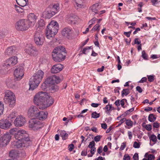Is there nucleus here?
Wrapping results in <instances>:
<instances>
[{
    "instance_id": "obj_1",
    "label": "nucleus",
    "mask_w": 160,
    "mask_h": 160,
    "mask_svg": "<svg viewBox=\"0 0 160 160\" xmlns=\"http://www.w3.org/2000/svg\"><path fill=\"white\" fill-rule=\"evenodd\" d=\"M33 102L40 109H44L52 105L54 102V100L46 92L41 91L35 95Z\"/></svg>"
},
{
    "instance_id": "obj_2",
    "label": "nucleus",
    "mask_w": 160,
    "mask_h": 160,
    "mask_svg": "<svg viewBox=\"0 0 160 160\" xmlns=\"http://www.w3.org/2000/svg\"><path fill=\"white\" fill-rule=\"evenodd\" d=\"M18 62V58L16 56L12 57L3 62L0 67V74H6L8 69L16 65Z\"/></svg>"
},
{
    "instance_id": "obj_3",
    "label": "nucleus",
    "mask_w": 160,
    "mask_h": 160,
    "mask_svg": "<svg viewBox=\"0 0 160 160\" xmlns=\"http://www.w3.org/2000/svg\"><path fill=\"white\" fill-rule=\"evenodd\" d=\"M44 75V72L41 70H38L30 79L29 90H33L36 88L42 81Z\"/></svg>"
},
{
    "instance_id": "obj_4",
    "label": "nucleus",
    "mask_w": 160,
    "mask_h": 160,
    "mask_svg": "<svg viewBox=\"0 0 160 160\" xmlns=\"http://www.w3.org/2000/svg\"><path fill=\"white\" fill-rule=\"evenodd\" d=\"M66 54L65 48L60 46L55 48L53 51L52 56L53 59L56 62H60L65 58Z\"/></svg>"
},
{
    "instance_id": "obj_5",
    "label": "nucleus",
    "mask_w": 160,
    "mask_h": 160,
    "mask_svg": "<svg viewBox=\"0 0 160 160\" xmlns=\"http://www.w3.org/2000/svg\"><path fill=\"white\" fill-rule=\"evenodd\" d=\"M58 28V24L56 21H51L46 29V37L47 38L50 39L57 33Z\"/></svg>"
},
{
    "instance_id": "obj_6",
    "label": "nucleus",
    "mask_w": 160,
    "mask_h": 160,
    "mask_svg": "<svg viewBox=\"0 0 160 160\" xmlns=\"http://www.w3.org/2000/svg\"><path fill=\"white\" fill-rule=\"evenodd\" d=\"M5 102L9 105L10 107H12L16 102V97L15 94L13 92L7 90L5 92Z\"/></svg>"
},
{
    "instance_id": "obj_7",
    "label": "nucleus",
    "mask_w": 160,
    "mask_h": 160,
    "mask_svg": "<svg viewBox=\"0 0 160 160\" xmlns=\"http://www.w3.org/2000/svg\"><path fill=\"white\" fill-rule=\"evenodd\" d=\"M29 24L26 19H22L16 23L15 27L17 30L23 31L27 30L30 27Z\"/></svg>"
},
{
    "instance_id": "obj_8",
    "label": "nucleus",
    "mask_w": 160,
    "mask_h": 160,
    "mask_svg": "<svg viewBox=\"0 0 160 160\" xmlns=\"http://www.w3.org/2000/svg\"><path fill=\"white\" fill-rule=\"evenodd\" d=\"M33 38L34 42L37 45L42 46L44 41V36L40 31H36L34 34Z\"/></svg>"
},
{
    "instance_id": "obj_9",
    "label": "nucleus",
    "mask_w": 160,
    "mask_h": 160,
    "mask_svg": "<svg viewBox=\"0 0 160 160\" xmlns=\"http://www.w3.org/2000/svg\"><path fill=\"white\" fill-rule=\"evenodd\" d=\"M15 138L21 139L22 141H24L25 142H28L29 140L26 131L23 129L18 130L17 133L15 135Z\"/></svg>"
},
{
    "instance_id": "obj_10",
    "label": "nucleus",
    "mask_w": 160,
    "mask_h": 160,
    "mask_svg": "<svg viewBox=\"0 0 160 160\" xmlns=\"http://www.w3.org/2000/svg\"><path fill=\"white\" fill-rule=\"evenodd\" d=\"M62 76L60 77L56 75H52L49 77L46 80V82L48 85L58 84L62 80Z\"/></svg>"
},
{
    "instance_id": "obj_11",
    "label": "nucleus",
    "mask_w": 160,
    "mask_h": 160,
    "mask_svg": "<svg viewBox=\"0 0 160 160\" xmlns=\"http://www.w3.org/2000/svg\"><path fill=\"white\" fill-rule=\"evenodd\" d=\"M44 125L39 120H32L29 122V127L33 130L35 131L42 128Z\"/></svg>"
},
{
    "instance_id": "obj_12",
    "label": "nucleus",
    "mask_w": 160,
    "mask_h": 160,
    "mask_svg": "<svg viewBox=\"0 0 160 160\" xmlns=\"http://www.w3.org/2000/svg\"><path fill=\"white\" fill-rule=\"evenodd\" d=\"M11 136L8 132L3 134L0 137V148L6 146L9 142Z\"/></svg>"
},
{
    "instance_id": "obj_13",
    "label": "nucleus",
    "mask_w": 160,
    "mask_h": 160,
    "mask_svg": "<svg viewBox=\"0 0 160 160\" xmlns=\"http://www.w3.org/2000/svg\"><path fill=\"white\" fill-rule=\"evenodd\" d=\"M24 74L23 68L22 66L17 68L14 72L15 79L16 80H21Z\"/></svg>"
},
{
    "instance_id": "obj_14",
    "label": "nucleus",
    "mask_w": 160,
    "mask_h": 160,
    "mask_svg": "<svg viewBox=\"0 0 160 160\" xmlns=\"http://www.w3.org/2000/svg\"><path fill=\"white\" fill-rule=\"evenodd\" d=\"M38 111V108L36 107L33 105L31 106L28 109V115L30 118H34L36 117H37V115Z\"/></svg>"
},
{
    "instance_id": "obj_15",
    "label": "nucleus",
    "mask_w": 160,
    "mask_h": 160,
    "mask_svg": "<svg viewBox=\"0 0 160 160\" xmlns=\"http://www.w3.org/2000/svg\"><path fill=\"white\" fill-rule=\"evenodd\" d=\"M12 125L11 122L7 119L3 118L0 120V128L2 129H8Z\"/></svg>"
},
{
    "instance_id": "obj_16",
    "label": "nucleus",
    "mask_w": 160,
    "mask_h": 160,
    "mask_svg": "<svg viewBox=\"0 0 160 160\" xmlns=\"http://www.w3.org/2000/svg\"><path fill=\"white\" fill-rule=\"evenodd\" d=\"M26 122L25 118L21 115L18 116L15 119L14 123L15 126L21 127Z\"/></svg>"
},
{
    "instance_id": "obj_17",
    "label": "nucleus",
    "mask_w": 160,
    "mask_h": 160,
    "mask_svg": "<svg viewBox=\"0 0 160 160\" xmlns=\"http://www.w3.org/2000/svg\"><path fill=\"white\" fill-rule=\"evenodd\" d=\"M17 47L15 46H12L8 47L5 50V53L8 55H12L16 54L18 52Z\"/></svg>"
},
{
    "instance_id": "obj_18",
    "label": "nucleus",
    "mask_w": 160,
    "mask_h": 160,
    "mask_svg": "<svg viewBox=\"0 0 160 160\" xmlns=\"http://www.w3.org/2000/svg\"><path fill=\"white\" fill-rule=\"evenodd\" d=\"M72 2L77 9H80L85 7V0H72Z\"/></svg>"
},
{
    "instance_id": "obj_19",
    "label": "nucleus",
    "mask_w": 160,
    "mask_h": 160,
    "mask_svg": "<svg viewBox=\"0 0 160 160\" xmlns=\"http://www.w3.org/2000/svg\"><path fill=\"white\" fill-rule=\"evenodd\" d=\"M37 18V17L33 13H30L28 14V19L26 20L30 27L34 26Z\"/></svg>"
},
{
    "instance_id": "obj_20",
    "label": "nucleus",
    "mask_w": 160,
    "mask_h": 160,
    "mask_svg": "<svg viewBox=\"0 0 160 160\" xmlns=\"http://www.w3.org/2000/svg\"><path fill=\"white\" fill-rule=\"evenodd\" d=\"M55 14L54 11H52L51 7H48L47 8L44 12L43 15L46 18H50Z\"/></svg>"
},
{
    "instance_id": "obj_21",
    "label": "nucleus",
    "mask_w": 160,
    "mask_h": 160,
    "mask_svg": "<svg viewBox=\"0 0 160 160\" xmlns=\"http://www.w3.org/2000/svg\"><path fill=\"white\" fill-rule=\"evenodd\" d=\"M63 68V66L58 63L53 65L51 69L52 73H56L62 71Z\"/></svg>"
},
{
    "instance_id": "obj_22",
    "label": "nucleus",
    "mask_w": 160,
    "mask_h": 160,
    "mask_svg": "<svg viewBox=\"0 0 160 160\" xmlns=\"http://www.w3.org/2000/svg\"><path fill=\"white\" fill-rule=\"evenodd\" d=\"M72 29L69 27H65L62 30V36L68 38L71 37L72 33Z\"/></svg>"
},
{
    "instance_id": "obj_23",
    "label": "nucleus",
    "mask_w": 160,
    "mask_h": 160,
    "mask_svg": "<svg viewBox=\"0 0 160 160\" xmlns=\"http://www.w3.org/2000/svg\"><path fill=\"white\" fill-rule=\"evenodd\" d=\"M16 140L13 142L15 147L16 148H19L21 147H25L27 145V142H25L24 141H22L21 139H16Z\"/></svg>"
},
{
    "instance_id": "obj_24",
    "label": "nucleus",
    "mask_w": 160,
    "mask_h": 160,
    "mask_svg": "<svg viewBox=\"0 0 160 160\" xmlns=\"http://www.w3.org/2000/svg\"><path fill=\"white\" fill-rule=\"evenodd\" d=\"M66 18L69 23L74 24L76 23L77 17L76 15L73 14H70L67 16Z\"/></svg>"
},
{
    "instance_id": "obj_25",
    "label": "nucleus",
    "mask_w": 160,
    "mask_h": 160,
    "mask_svg": "<svg viewBox=\"0 0 160 160\" xmlns=\"http://www.w3.org/2000/svg\"><path fill=\"white\" fill-rule=\"evenodd\" d=\"M25 51L31 55L33 56H34L37 52L35 50V48L32 45H29L28 47L25 49Z\"/></svg>"
},
{
    "instance_id": "obj_26",
    "label": "nucleus",
    "mask_w": 160,
    "mask_h": 160,
    "mask_svg": "<svg viewBox=\"0 0 160 160\" xmlns=\"http://www.w3.org/2000/svg\"><path fill=\"white\" fill-rule=\"evenodd\" d=\"M48 115V112H46L41 111L39 112V111H38V113L37 117H36V118H38L39 120H43L46 119Z\"/></svg>"
},
{
    "instance_id": "obj_27",
    "label": "nucleus",
    "mask_w": 160,
    "mask_h": 160,
    "mask_svg": "<svg viewBox=\"0 0 160 160\" xmlns=\"http://www.w3.org/2000/svg\"><path fill=\"white\" fill-rule=\"evenodd\" d=\"M100 8V6L98 3L93 5L90 8V10L95 14L98 13V11Z\"/></svg>"
},
{
    "instance_id": "obj_28",
    "label": "nucleus",
    "mask_w": 160,
    "mask_h": 160,
    "mask_svg": "<svg viewBox=\"0 0 160 160\" xmlns=\"http://www.w3.org/2000/svg\"><path fill=\"white\" fill-rule=\"evenodd\" d=\"M6 85L10 88H13L14 87L15 83L14 81L11 79H8L6 82Z\"/></svg>"
},
{
    "instance_id": "obj_29",
    "label": "nucleus",
    "mask_w": 160,
    "mask_h": 160,
    "mask_svg": "<svg viewBox=\"0 0 160 160\" xmlns=\"http://www.w3.org/2000/svg\"><path fill=\"white\" fill-rule=\"evenodd\" d=\"M17 3L20 6L24 7L28 3V0H16Z\"/></svg>"
},
{
    "instance_id": "obj_30",
    "label": "nucleus",
    "mask_w": 160,
    "mask_h": 160,
    "mask_svg": "<svg viewBox=\"0 0 160 160\" xmlns=\"http://www.w3.org/2000/svg\"><path fill=\"white\" fill-rule=\"evenodd\" d=\"M60 135L62 137V139L63 140H66V139L68 136V134L67 133L66 131H60Z\"/></svg>"
},
{
    "instance_id": "obj_31",
    "label": "nucleus",
    "mask_w": 160,
    "mask_h": 160,
    "mask_svg": "<svg viewBox=\"0 0 160 160\" xmlns=\"http://www.w3.org/2000/svg\"><path fill=\"white\" fill-rule=\"evenodd\" d=\"M52 11H54L55 14L58 12L59 7V4H56L52 6H50Z\"/></svg>"
},
{
    "instance_id": "obj_32",
    "label": "nucleus",
    "mask_w": 160,
    "mask_h": 160,
    "mask_svg": "<svg viewBox=\"0 0 160 160\" xmlns=\"http://www.w3.org/2000/svg\"><path fill=\"white\" fill-rule=\"evenodd\" d=\"M156 119V117L152 113L150 114L148 117V120L151 122H153Z\"/></svg>"
},
{
    "instance_id": "obj_33",
    "label": "nucleus",
    "mask_w": 160,
    "mask_h": 160,
    "mask_svg": "<svg viewBox=\"0 0 160 160\" xmlns=\"http://www.w3.org/2000/svg\"><path fill=\"white\" fill-rule=\"evenodd\" d=\"M18 130L16 128H13L10 129L9 130V132L10 134L14 135V138H15V135L17 134Z\"/></svg>"
},
{
    "instance_id": "obj_34",
    "label": "nucleus",
    "mask_w": 160,
    "mask_h": 160,
    "mask_svg": "<svg viewBox=\"0 0 160 160\" xmlns=\"http://www.w3.org/2000/svg\"><path fill=\"white\" fill-rule=\"evenodd\" d=\"M16 11L19 13H21L24 12L23 9L20 7L16 5H14Z\"/></svg>"
},
{
    "instance_id": "obj_35",
    "label": "nucleus",
    "mask_w": 160,
    "mask_h": 160,
    "mask_svg": "<svg viewBox=\"0 0 160 160\" xmlns=\"http://www.w3.org/2000/svg\"><path fill=\"white\" fill-rule=\"evenodd\" d=\"M100 25L98 24H96L90 30L91 32H93V31H96L98 32L100 30Z\"/></svg>"
},
{
    "instance_id": "obj_36",
    "label": "nucleus",
    "mask_w": 160,
    "mask_h": 160,
    "mask_svg": "<svg viewBox=\"0 0 160 160\" xmlns=\"http://www.w3.org/2000/svg\"><path fill=\"white\" fill-rule=\"evenodd\" d=\"M17 115L16 112H12L8 115V118L10 119L11 120L15 118Z\"/></svg>"
},
{
    "instance_id": "obj_37",
    "label": "nucleus",
    "mask_w": 160,
    "mask_h": 160,
    "mask_svg": "<svg viewBox=\"0 0 160 160\" xmlns=\"http://www.w3.org/2000/svg\"><path fill=\"white\" fill-rule=\"evenodd\" d=\"M125 123L126 125L130 127V128L132 127L133 126V122L130 119H128L126 118V120L125 121Z\"/></svg>"
},
{
    "instance_id": "obj_38",
    "label": "nucleus",
    "mask_w": 160,
    "mask_h": 160,
    "mask_svg": "<svg viewBox=\"0 0 160 160\" xmlns=\"http://www.w3.org/2000/svg\"><path fill=\"white\" fill-rule=\"evenodd\" d=\"M49 87L50 89L52 90L53 92L56 91L58 89L57 86L55 84L49 85Z\"/></svg>"
},
{
    "instance_id": "obj_39",
    "label": "nucleus",
    "mask_w": 160,
    "mask_h": 160,
    "mask_svg": "<svg viewBox=\"0 0 160 160\" xmlns=\"http://www.w3.org/2000/svg\"><path fill=\"white\" fill-rule=\"evenodd\" d=\"M45 25L44 22L42 19H41L38 22V27H43Z\"/></svg>"
},
{
    "instance_id": "obj_40",
    "label": "nucleus",
    "mask_w": 160,
    "mask_h": 160,
    "mask_svg": "<svg viewBox=\"0 0 160 160\" xmlns=\"http://www.w3.org/2000/svg\"><path fill=\"white\" fill-rule=\"evenodd\" d=\"M130 93L129 89H123L122 92V97L124 95L127 96Z\"/></svg>"
},
{
    "instance_id": "obj_41",
    "label": "nucleus",
    "mask_w": 160,
    "mask_h": 160,
    "mask_svg": "<svg viewBox=\"0 0 160 160\" xmlns=\"http://www.w3.org/2000/svg\"><path fill=\"white\" fill-rule=\"evenodd\" d=\"M100 114L96 112H94L92 114V117L94 118H96L99 117Z\"/></svg>"
},
{
    "instance_id": "obj_42",
    "label": "nucleus",
    "mask_w": 160,
    "mask_h": 160,
    "mask_svg": "<svg viewBox=\"0 0 160 160\" xmlns=\"http://www.w3.org/2000/svg\"><path fill=\"white\" fill-rule=\"evenodd\" d=\"M155 157L154 155L153 154H150L148 157L146 158H144L142 160H152L154 159Z\"/></svg>"
},
{
    "instance_id": "obj_43",
    "label": "nucleus",
    "mask_w": 160,
    "mask_h": 160,
    "mask_svg": "<svg viewBox=\"0 0 160 160\" xmlns=\"http://www.w3.org/2000/svg\"><path fill=\"white\" fill-rule=\"evenodd\" d=\"M91 46L86 47L84 48L82 51V53L85 54H86L87 52H88V50L90 49H91Z\"/></svg>"
},
{
    "instance_id": "obj_44",
    "label": "nucleus",
    "mask_w": 160,
    "mask_h": 160,
    "mask_svg": "<svg viewBox=\"0 0 160 160\" xmlns=\"http://www.w3.org/2000/svg\"><path fill=\"white\" fill-rule=\"evenodd\" d=\"M149 139L150 140H151L154 142H156L157 141V137L154 134L152 135L149 137Z\"/></svg>"
},
{
    "instance_id": "obj_45",
    "label": "nucleus",
    "mask_w": 160,
    "mask_h": 160,
    "mask_svg": "<svg viewBox=\"0 0 160 160\" xmlns=\"http://www.w3.org/2000/svg\"><path fill=\"white\" fill-rule=\"evenodd\" d=\"M4 110V105L2 102L0 101V116L3 113Z\"/></svg>"
},
{
    "instance_id": "obj_46",
    "label": "nucleus",
    "mask_w": 160,
    "mask_h": 160,
    "mask_svg": "<svg viewBox=\"0 0 160 160\" xmlns=\"http://www.w3.org/2000/svg\"><path fill=\"white\" fill-rule=\"evenodd\" d=\"M96 151V148L94 147L91 148V150H90V153L91 154V155H88V157H92V155L94 154V152Z\"/></svg>"
},
{
    "instance_id": "obj_47",
    "label": "nucleus",
    "mask_w": 160,
    "mask_h": 160,
    "mask_svg": "<svg viewBox=\"0 0 160 160\" xmlns=\"http://www.w3.org/2000/svg\"><path fill=\"white\" fill-rule=\"evenodd\" d=\"M48 85V84H47V83L45 81V82L42 83L41 85V88L42 90H45L47 89Z\"/></svg>"
},
{
    "instance_id": "obj_48",
    "label": "nucleus",
    "mask_w": 160,
    "mask_h": 160,
    "mask_svg": "<svg viewBox=\"0 0 160 160\" xmlns=\"http://www.w3.org/2000/svg\"><path fill=\"white\" fill-rule=\"evenodd\" d=\"M103 109H106V110L105 111V112L108 114H109L110 111H111L110 108L109 107L108 105H107L106 107L103 108Z\"/></svg>"
},
{
    "instance_id": "obj_49",
    "label": "nucleus",
    "mask_w": 160,
    "mask_h": 160,
    "mask_svg": "<svg viewBox=\"0 0 160 160\" xmlns=\"http://www.w3.org/2000/svg\"><path fill=\"white\" fill-rule=\"evenodd\" d=\"M142 56L144 59L147 60L148 59V55L146 54L145 51L143 50L142 52Z\"/></svg>"
},
{
    "instance_id": "obj_50",
    "label": "nucleus",
    "mask_w": 160,
    "mask_h": 160,
    "mask_svg": "<svg viewBox=\"0 0 160 160\" xmlns=\"http://www.w3.org/2000/svg\"><path fill=\"white\" fill-rule=\"evenodd\" d=\"M95 143L94 141L90 142L88 147L90 148H92L95 147Z\"/></svg>"
},
{
    "instance_id": "obj_51",
    "label": "nucleus",
    "mask_w": 160,
    "mask_h": 160,
    "mask_svg": "<svg viewBox=\"0 0 160 160\" xmlns=\"http://www.w3.org/2000/svg\"><path fill=\"white\" fill-rule=\"evenodd\" d=\"M148 81L150 82H152L154 80V76L152 75H147Z\"/></svg>"
},
{
    "instance_id": "obj_52",
    "label": "nucleus",
    "mask_w": 160,
    "mask_h": 160,
    "mask_svg": "<svg viewBox=\"0 0 160 160\" xmlns=\"http://www.w3.org/2000/svg\"><path fill=\"white\" fill-rule=\"evenodd\" d=\"M126 120V118H123L119 122V123L118 125V126H116V127H118L120 126Z\"/></svg>"
},
{
    "instance_id": "obj_53",
    "label": "nucleus",
    "mask_w": 160,
    "mask_h": 160,
    "mask_svg": "<svg viewBox=\"0 0 160 160\" xmlns=\"http://www.w3.org/2000/svg\"><path fill=\"white\" fill-rule=\"evenodd\" d=\"M101 137L102 136L100 135H98L95 136L94 138V141L96 142H99L100 140Z\"/></svg>"
},
{
    "instance_id": "obj_54",
    "label": "nucleus",
    "mask_w": 160,
    "mask_h": 160,
    "mask_svg": "<svg viewBox=\"0 0 160 160\" xmlns=\"http://www.w3.org/2000/svg\"><path fill=\"white\" fill-rule=\"evenodd\" d=\"M145 128L148 131H150L152 129V126L150 124H147L146 125Z\"/></svg>"
},
{
    "instance_id": "obj_55",
    "label": "nucleus",
    "mask_w": 160,
    "mask_h": 160,
    "mask_svg": "<svg viewBox=\"0 0 160 160\" xmlns=\"http://www.w3.org/2000/svg\"><path fill=\"white\" fill-rule=\"evenodd\" d=\"M140 144L137 142H134L133 147L135 148H139L140 147Z\"/></svg>"
},
{
    "instance_id": "obj_56",
    "label": "nucleus",
    "mask_w": 160,
    "mask_h": 160,
    "mask_svg": "<svg viewBox=\"0 0 160 160\" xmlns=\"http://www.w3.org/2000/svg\"><path fill=\"white\" fill-rule=\"evenodd\" d=\"M97 19L96 18H94L90 20L88 22L89 23H90L92 24H93L96 21Z\"/></svg>"
},
{
    "instance_id": "obj_57",
    "label": "nucleus",
    "mask_w": 160,
    "mask_h": 160,
    "mask_svg": "<svg viewBox=\"0 0 160 160\" xmlns=\"http://www.w3.org/2000/svg\"><path fill=\"white\" fill-rule=\"evenodd\" d=\"M147 81V78L146 77H143L138 82L139 83H143L144 82H146Z\"/></svg>"
},
{
    "instance_id": "obj_58",
    "label": "nucleus",
    "mask_w": 160,
    "mask_h": 160,
    "mask_svg": "<svg viewBox=\"0 0 160 160\" xmlns=\"http://www.w3.org/2000/svg\"><path fill=\"white\" fill-rule=\"evenodd\" d=\"M133 158L134 160H138V153H135L133 157Z\"/></svg>"
},
{
    "instance_id": "obj_59",
    "label": "nucleus",
    "mask_w": 160,
    "mask_h": 160,
    "mask_svg": "<svg viewBox=\"0 0 160 160\" xmlns=\"http://www.w3.org/2000/svg\"><path fill=\"white\" fill-rule=\"evenodd\" d=\"M159 127V124L157 122H155L153 123V127L154 128H158Z\"/></svg>"
},
{
    "instance_id": "obj_60",
    "label": "nucleus",
    "mask_w": 160,
    "mask_h": 160,
    "mask_svg": "<svg viewBox=\"0 0 160 160\" xmlns=\"http://www.w3.org/2000/svg\"><path fill=\"white\" fill-rule=\"evenodd\" d=\"M134 108H132L129 109V110L125 112L126 115H128V114H129L131 112H132L134 110Z\"/></svg>"
},
{
    "instance_id": "obj_61",
    "label": "nucleus",
    "mask_w": 160,
    "mask_h": 160,
    "mask_svg": "<svg viewBox=\"0 0 160 160\" xmlns=\"http://www.w3.org/2000/svg\"><path fill=\"white\" fill-rule=\"evenodd\" d=\"M74 145L73 144H71L68 145V149L70 151H72L73 149Z\"/></svg>"
},
{
    "instance_id": "obj_62",
    "label": "nucleus",
    "mask_w": 160,
    "mask_h": 160,
    "mask_svg": "<svg viewBox=\"0 0 160 160\" xmlns=\"http://www.w3.org/2000/svg\"><path fill=\"white\" fill-rule=\"evenodd\" d=\"M126 146V144L125 142H123L120 148V150L122 151L125 148Z\"/></svg>"
},
{
    "instance_id": "obj_63",
    "label": "nucleus",
    "mask_w": 160,
    "mask_h": 160,
    "mask_svg": "<svg viewBox=\"0 0 160 160\" xmlns=\"http://www.w3.org/2000/svg\"><path fill=\"white\" fill-rule=\"evenodd\" d=\"M130 157L128 155H125L123 157V160H130Z\"/></svg>"
},
{
    "instance_id": "obj_64",
    "label": "nucleus",
    "mask_w": 160,
    "mask_h": 160,
    "mask_svg": "<svg viewBox=\"0 0 160 160\" xmlns=\"http://www.w3.org/2000/svg\"><path fill=\"white\" fill-rule=\"evenodd\" d=\"M136 90L137 91L141 93L142 90L141 88L139 86H138L136 88Z\"/></svg>"
}]
</instances>
